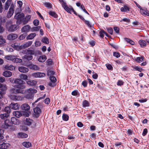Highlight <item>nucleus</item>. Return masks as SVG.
<instances>
[{
  "label": "nucleus",
  "instance_id": "f257e3e1",
  "mask_svg": "<svg viewBox=\"0 0 149 149\" xmlns=\"http://www.w3.org/2000/svg\"><path fill=\"white\" fill-rule=\"evenodd\" d=\"M59 1L61 3L62 7L68 13H71V12L72 11L74 14L77 15H78L77 13L74 10L72 6L69 5H67L66 2L63 0H59Z\"/></svg>",
  "mask_w": 149,
  "mask_h": 149
},
{
  "label": "nucleus",
  "instance_id": "f03ea898",
  "mask_svg": "<svg viewBox=\"0 0 149 149\" xmlns=\"http://www.w3.org/2000/svg\"><path fill=\"white\" fill-rule=\"evenodd\" d=\"M17 55L6 56H5V58L6 59L11 61L14 63H21L22 61V60L21 58H17Z\"/></svg>",
  "mask_w": 149,
  "mask_h": 149
},
{
  "label": "nucleus",
  "instance_id": "7ed1b4c3",
  "mask_svg": "<svg viewBox=\"0 0 149 149\" xmlns=\"http://www.w3.org/2000/svg\"><path fill=\"white\" fill-rule=\"evenodd\" d=\"M9 97L11 100L14 101H20L22 100L23 98L22 95H14L12 94L10 95Z\"/></svg>",
  "mask_w": 149,
  "mask_h": 149
},
{
  "label": "nucleus",
  "instance_id": "20e7f679",
  "mask_svg": "<svg viewBox=\"0 0 149 149\" xmlns=\"http://www.w3.org/2000/svg\"><path fill=\"white\" fill-rule=\"evenodd\" d=\"M6 89L7 88L6 85L2 86L0 83V99L2 97V94L4 93Z\"/></svg>",
  "mask_w": 149,
  "mask_h": 149
},
{
  "label": "nucleus",
  "instance_id": "39448f33",
  "mask_svg": "<svg viewBox=\"0 0 149 149\" xmlns=\"http://www.w3.org/2000/svg\"><path fill=\"white\" fill-rule=\"evenodd\" d=\"M32 76L35 78L42 77L45 76V74L40 72H35L32 74Z\"/></svg>",
  "mask_w": 149,
  "mask_h": 149
},
{
  "label": "nucleus",
  "instance_id": "423d86ee",
  "mask_svg": "<svg viewBox=\"0 0 149 149\" xmlns=\"http://www.w3.org/2000/svg\"><path fill=\"white\" fill-rule=\"evenodd\" d=\"M31 26L28 25L24 26L21 29V31L22 32L27 33L29 32L31 30Z\"/></svg>",
  "mask_w": 149,
  "mask_h": 149
},
{
  "label": "nucleus",
  "instance_id": "0eeeda50",
  "mask_svg": "<svg viewBox=\"0 0 149 149\" xmlns=\"http://www.w3.org/2000/svg\"><path fill=\"white\" fill-rule=\"evenodd\" d=\"M4 124L3 127L5 129L8 128L9 127H10L12 126V123L10 120L8 119H6L4 121Z\"/></svg>",
  "mask_w": 149,
  "mask_h": 149
},
{
  "label": "nucleus",
  "instance_id": "6e6552de",
  "mask_svg": "<svg viewBox=\"0 0 149 149\" xmlns=\"http://www.w3.org/2000/svg\"><path fill=\"white\" fill-rule=\"evenodd\" d=\"M32 43V41H29L23 44L20 45L21 49L29 47L31 45Z\"/></svg>",
  "mask_w": 149,
  "mask_h": 149
},
{
  "label": "nucleus",
  "instance_id": "1a4fd4ad",
  "mask_svg": "<svg viewBox=\"0 0 149 149\" xmlns=\"http://www.w3.org/2000/svg\"><path fill=\"white\" fill-rule=\"evenodd\" d=\"M40 53L41 52L40 51L35 52L33 50L27 49V54H30L31 55H34L35 56H36L37 54H40Z\"/></svg>",
  "mask_w": 149,
  "mask_h": 149
},
{
  "label": "nucleus",
  "instance_id": "9d476101",
  "mask_svg": "<svg viewBox=\"0 0 149 149\" xmlns=\"http://www.w3.org/2000/svg\"><path fill=\"white\" fill-rule=\"evenodd\" d=\"M33 111L35 113V115L36 117H38L41 112V110L38 107H36L34 108Z\"/></svg>",
  "mask_w": 149,
  "mask_h": 149
},
{
  "label": "nucleus",
  "instance_id": "9b49d317",
  "mask_svg": "<svg viewBox=\"0 0 149 149\" xmlns=\"http://www.w3.org/2000/svg\"><path fill=\"white\" fill-rule=\"evenodd\" d=\"M14 87L17 89H19L20 91H22L23 92V93H21L23 94L24 93V91L22 89L25 88L26 86L23 84H19L15 85Z\"/></svg>",
  "mask_w": 149,
  "mask_h": 149
},
{
  "label": "nucleus",
  "instance_id": "f8f14e48",
  "mask_svg": "<svg viewBox=\"0 0 149 149\" xmlns=\"http://www.w3.org/2000/svg\"><path fill=\"white\" fill-rule=\"evenodd\" d=\"M19 107V105L17 103H12L10 105V108L14 110L18 109Z\"/></svg>",
  "mask_w": 149,
  "mask_h": 149
},
{
  "label": "nucleus",
  "instance_id": "ddd939ff",
  "mask_svg": "<svg viewBox=\"0 0 149 149\" xmlns=\"http://www.w3.org/2000/svg\"><path fill=\"white\" fill-rule=\"evenodd\" d=\"M18 27V25H11L8 29V30L9 31L13 32L16 30Z\"/></svg>",
  "mask_w": 149,
  "mask_h": 149
},
{
  "label": "nucleus",
  "instance_id": "4468645a",
  "mask_svg": "<svg viewBox=\"0 0 149 149\" xmlns=\"http://www.w3.org/2000/svg\"><path fill=\"white\" fill-rule=\"evenodd\" d=\"M10 93L12 94H17V93H22L23 92L19 89H15V88H13L11 89L10 91Z\"/></svg>",
  "mask_w": 149,
  "mask_h": 149
},
{
  "label": "nucleus",
  "instance_id": "2eb2a0df",
  "mask_svg": "<svg viewBox=\"0 0 149 149\" xmlns=\"http://www.w3.org/2000/svg\"><path fill=\"white\" fill-rule=\"evenodd\" d=\"M140 12L143 15H146L149 16V12L146 8L140 9Z\"/></svg>",
  "mask_w": 149,
  "mask_h": 149
},
{
  "label": "nucleus",
  "instance_id": "dca6fc26",
  "mask_svg": "<svg viewBox=\"0 0 149 149\" xmlns=\"http://www.w3.org/2000/svg\"><path fill=\"white\" fill-rule=\"evenodd\" d=\"M17 37V35L14 33H11L8 36V38L10 40H14Z\"/></svg>",
  "mask_w": 149,
  "mask_h": 149
},
{
  "label": "nucleus",
  "instance_id": "f3484780",
  "mask_svg": "<svg viewBox=\"0 0 149 149\" xmlns=\"http://www.w3.org/2000/svg\"><path fill=\"white\" fill-rule=\"evenodd\" d=\"M28 67L31 69L35 70H39L40 68L37 65L33 64H30L28 65Z\"/></svg>",
  "mask_w": 149,
  "mask_h": 149
},
{
  "label": "nucleus",
  "instance_id": "a211bd4d",
  "mask_svg": "<svg viewBox=\"0 0 149 149\" xmlns=\"http://www.w3.org/2000/svg\"><path fill=\"white\" fill-rule=\"evenodd\" d=\"M10 121L12 123V125L13 124L18 125L19 123V120L14 117H12L11 118Z\"/></svg>",
  "mask_w": 149,
  "mask_h": 149
},
{
  "label": "nucleus",
  "instance_id": "6ab92c4d",
  "mask_svg": "<svg viewBox=\"0 0 149 149\" xmlns=\"http://www.w3.org/2000/svg\"><path fill=\"white\" fill-rule=\"evenodd\" d=\"M24 17V15L23 13H17L15 15L14 18L17 19H21L23 18Z\"/></svg>",
  "mask_w": 149,
  "mask_h": 149
},
{
  "label": "nucleus",
  "instance_id": "aec40b11",
  "mask_svg": "<svg viewBox=\"0 0 149 149\" xmlns=\"http://www.w3.org/2000/svg\"><path fill=\"white\" fill-rule=\"evenodd\" d=\"M19 71L22 72L26 73L29 71V69L24 67L21 66L18 68Z\"/></svg>",
  "mask_w": 149,
  "mask_h": 149
},
{
  "label": "nucleus",
  "instance_id": "412c9836",
  "mask_svg": "<svg viewBox=\"0 0 149 149\" xmlns=\"http://www.w3.org/2000/svg\"><path fill=\"white\" fill-rule=\"evenodd\" d=\"M14 12V10L13 8L10 7L7 13V16L8 18H10L13 15Z\"/></svg>",
  "mask_w": 149,
  "mask_h": 149
},
{
  "label": "nucleus",
  "instance_id": "4be33fe9",
  "mask_svg": "<svg viewBox=\"0 0 149 149\" xmlns=\"http://www.w3.org/2000/svg\"><path fill=\"white\" fill-rule=\"evenodd\" d=\"M10 146V144L8 143H3L0 145V148L6 149L8 148Z\"/></svg>",
  "mask_w": 149,
  "mask_h": 149
},
{
  "label": "nucleus",
  "instance_id": "5701e85b",
  "mask_svg": "<svg viewBox=\"0 0 149 149\" xmlns=\"http://www.w3.org/2000/svg\"><path fill=\"white\" fill-rule=\"evenodd\" d=\"M22 109L25 111H28L30 109V106L27 104H23L21 106Z\"/></svg>",
  "mask_w": 149,
  "mask_h": 149
},
{
  "label": "nucleus",
  "instance_id": "b1692460",
  "mask_svg": "<svg viewBox=\"0 0 149 149\" xmlns=\"http://www.w3.org/2000/svg\"><path fill=\"white\" fill-rule=\"evenodd\" d=\"M14 82L15 84H25V82L21 80L20 79H16L14 80Z\"/></svg>",
  "mask_w": 149,
  "mask_h": 149
},
{
  "label": "nucleus",
  "instance_id": "393cba45",
  "mask_svg": "<svg viewBox=\"0 0 149 149\" xmlns=\"http://www.w3.org/2000/svg\"><path fill=\"white\" fill-rule=\"evenodd\" d=\"M11 46L12 47L14 48L15 49L17 50H19L21 49L20 46L18 45V44L17 43H15L12 44L11 45Z\"/></svg>",
  "mask_w": 149,
  "mask_h": 149
},
{
  "label": "nucleus",
  "instance_id": "a878e982",
  "mask_svg": "<svg viewBox=\"0 0 149 149\" xmlns=\"http://www.w3.org/2000/svg\"><path fill=\"white\" fill-rule=\"evenodd\" d=\"M27 84L29 86H34L37 84V81L36 80H31L26 81Z\"/></svg>",
  "mask_w": 149,
  "mask_h": 149
},
{
  "label": "nucleus",
  "instance_id": "bb28decb",
  "mask_svg": "<svg viewBox=\"0 0 149 149\" xmlns=\"http://www.w3.org/2000/svg\"><path fill=\"white\" fill-rule=\"evenodd\" d=\"M26 92H27L29 93H30L31 94H33V93H36L37 91L36 89L33 88H30L28 89H26L25 91Z\"/></svg>",
  "mask_w": 149,
  "mask_h": 149
},
{
  "label": "nucleus",
  "instance_id": "cd10ccee",
  "mask_svg": "<svg viewBox=\"0 0 149 149\" xmlns=\"http://www.w3.org/2000/svg\"><path fill=\"white\" fill-rule=\"evenodd\" d=\"M47 57L45 55L41 56L38 58V61L40 62H44L46 60Z\"/></svg>",
  "mask_w": 149,
  "mask_h": 149
},
{
  "label": "nucleus",
  "instance_id": "c85d7f7f",
  "mask_svg": "<svg viewBox=\"0 0 149 149\" xmlns=\"http://www.w3.org/2000/svg\"><path fill=\"white\" fill-rule=\"evenodd\" d=\"M3 74L6 77H9L11 76L12 74L10 71H6L3 72Z\"/></svg>",
  "mask_w": 149,
  "mask_h": 149
},
{
  "label": "nucleus",
  "instance_id": "c756f323",
  "mask_svg": "<svg viewBox=\"0 0 149 149\" xmlns=\"http://www.w3.org/2000/svg\"><path fill=\"white\" fill-rule=\"evenodd\" d=\"M12 1L11 0H7L5 4L4 8L5 10H7L8 8Z\"/></svg>",
  "mask_w": 149,
  "mask_h": 149
},
{
  "label": "nucleus",
  "instance_id": "7c9ffc66",
  "mask_svg": "<svg viewBox=\"0 0 149 149\" xmlns=\"http://www.w3.org/2000/svg\"><path fill=\"white\" fill-rule=\"evenodd\" d=\"M13 115L17 118H19L22 115L21 112L20 111H16L13 112Z\"/></svg>",
  "mask_w": 149,
  "mask_h": 149
},
{
  "label": "nucleus",
  "instance_id": "2f4dec72",
  "mask_svg": "<svg viewBox=\"0 0 149 149\" xmlns=\"http://www.w3.org/2000/svg\"><path fill=\"white\" fill-rule=\"evenodd\" d=\"M36 34L35 33H31L28 35L26 37V39L31 40L33 39L36 36Z\"/></svg>",
  "mask_w": 149,
  "mask_h": 149
},
{
  "label": "nucleus",
  "instance_id": "473e14b6",
  "mask_svg": "<svg viewBox=\"0 0 149 149\" xmlns=\"http://www.w3.org/2000/svg\"><path fill=\"white\" fill-rule=\"evenodd\" d=\"M33 94L26 92L24 97L27 99H32L33 97Z\"/></svg>",
  "mask_w": 149,
  "mask_h": 149
},
{
  "label": "nucleus",
  "instance_id": "72a5a7b5",
  "mask_svg": "<svg viewBox=\"0 0 149 149\" xmlns=\"http://www.w3.org/2000/svg\"><path fill=\"white\" fill-rule=\"evenodd\" d=\"M5 67L6 69L10 70H13L15 69V67L12 65H6Z\"/></svg>",
  "mask_w": 149,
  "mask_h": 149
},
{
  "label": "nucleus",
  "instance_id": "f704fd0d",
  "mask_svg": "<svg viewBox=\"0 0 149 149\" xmlns=\"http://www.w3.org/2000/svg\"><path fill=\"white\" fill-rule=\"evenodd\" d=\"M31 16L30 15H28L26 16V17L23 19V21L24 24H26L28 23V21L31 19Z\"/></svg>",
  "mask_w": 149,
  "mask_h": 149
},
{
  "label": "nucleus",
  "instance_id": "c9c22d12",
  "mask_svg": "<svg viewBox=\"0 0 149 149\" xmlns=\"http://www.w3.org/2000/svg\"><path fill=\"white\" fill-rule=\"evenodd\" d=\"M139 43L141 47H144L146 45V42L145 40H139Z\"/></svg>",
  "mask_w": 149,
  "mask_h": 149
},
{
  "label": "nucleus",
  "instance_id": "e433bc0d",
  "mask_svg": "<svg viewBox=\"0 0 149 149\" xmlns=\"http://www.w3.org/2000/svg\"><path fill=\"white\" fill-rule=\"evenodd\" d=\"M120 10L122 12H124L127 11H129L130 8L127 5H125L123 7L121 8Z\"/></svg>",
  "mask_w": 149,
  "mask_h": 149
},
{
  "label": "nucleus",
  "instance_id": "4c0bfd02",
  "mask_svg": "<svg viewBox=\"0 0 149 149\" xmlns=\"http://www.w3.org/2000/svg\"><path fill=\"white\" fill-rule=\"evenodd\" d=\"M82 105L84 107H88L89 106V103L88 101L85 100L83 101Z\"/></svg>",
  "mask_w": 149,
  "mask_h": 149
},
{
  "label": "nucleus",
  "instance_id": "58836bf2",
  "mask_svg": "<svg viewBox=\"0 0 149 149\" xmlns=\"http://www.w3.org/2000/svg\"><path fill=\"white\" fill-rule=\"evenodd\" d=\"M19 136L22 138H26L28 136V135L26 133L23 132H20L18 134Z\"/></svg>",
  "mask_w": 149,
  "mask_h": 149
},
{
  "label": "nucleus",
  "instance_id": "ea45409f",
  "mask_svg": "<svg viewBox=\"0 0 149 149\" xmlns=\"http://www.w3.org/2000/svg\"><path fill=\"white\" fill-rule=\"evenodd\" d=\"M40 28L41 26H40L36 27H34L31 29V31L32 32L38 31L40 29Z\"/></svg>",
  "mask_w": 149,
  "mask_h": 149
},
{
  "label": "nucleus",
  "instance_id": "a19ab883",
  "mask_svg": "<svg viewBox=\"0 0 149 149\" xmlns=\"http://www.w3.org/2000/svg\"><path fill=\"white\" fill-rule=\"evenodd\" d=\"M41 41L42 42L46 44H48L49 43V39L46 37H44L42 38L41 40Z\"/></svg>",
  "mask_w": 149,
  "mask_h": 149
},
{
  "label": "nucleus",
  "instance_id": "79ce46f5",
  "mask_svg": "<svg viewBox=\"0 0 149 149\" xmlns=\"http://www.w3.org/2000/svg\"><path fill=\"white\" fill-rule=\"evenodd\" d=\"M32 121V120L29 118H26L25 120V123L27 125H30L31 124Z\"/></svg>",
  "mask_w": 149,
  "mask_h": 149
},
{
  "label": "nucleus",
  "instance_id": "37998d69",
  "mask_svg": "<svg viewBox=\"0 0 149 149\" xmlns=\"http://www.w3.org/2000/svg\"><path fill=\"white\" fill-rule=\"evenodd\" d=\"M22 145L25 147L28 148L31 146V144L28 142H24L22 143Z\"/></svg>",
  "mask_w": 149,
  "mask_h": 149
},
{
  "label": "nucleus",
  "instance_id": "c03bdc74",
  "mask_svg": "<svg viewBox=\"0 0 149 149\" xmlns=\"http://www.w3.org/2000/svg\"><path fill=\"white\" fill-rule=\"evenodd\" d=\"M99 34L100 36L101 37H103L104 36V34H105L107 36H109L108 34L103 30H101L99 32Z\"/></svg>",
  "mask_w": 149,
  "mask_h": 149
},
{
  "label": "nucleus",
  "instance_id": "a18cd8bd",
  "mask_svg": "<svg viewBox=\"0 0 149 149\" xmlns=\"http://www.w3.org/2000/svg\"><path fill=\"white\" fill-rule=\"evenodd\" d=\"M23 58H24L25 59H26L27 60L30 61L33 58V57L31 55H24L23 57Z\"/></svg>",
  "mask_w": 149,
  "mask_h": 149
},
{
  "label": "nucleus",
  "instance_id": "49530a36",
  "mask_svg": "<svg viewBox=\"0 0 149 149\" xmlns=\"http://www.w3.org/2000/svg\"><path fill=\"white\" fill-rule=\"evenodd\" d=\"M9 114L8 113L1 114L0 115V117L2 119H5L8 117Z\"/></svg>",
  "mask_w": 149,
  "mask_h": 149
},
{
  "label": "nucleus",
  "instance_id": "de8ad7c7",
  "mask_svg": "<svg viewBox=\"0 0 149 149\" xmlns=\"http://www.w3.org/2000/svg\"><path fill=\"white\" fill-rule=\"evenodd\" d=\"M144 58L143 56H142L141 57H136L135 61H136L138 63H140L143 61Z\"/></svg>",
  "mask_w": 149,
  "mask_h": 149
},
{
  "label": "nucleus",
  "instance_id": "09e8293b",
  "mask_svg": "<svg viewBox=\"0 0 149 149\" xmlns=\"http://www.w3.org/2000/svg\"><path fill=\"white\" fill-rule=\"evenodd\" d=\"M124 39L127 42L129 43L132 45H134V42L129 38H124Z\"/></svg>",
  "mask_w": 149,
  "mask_h": 149
},
{
  "label": "nucleus",
  "instance_id": "8fccbe9b",
  "mask_svg": "<svg viewBox=\"0 0 149 149\" xmlns=\"http://www.w3.org/2000/svg\"><path fill=\"white\" fill-rule=\"evenodd\" d=\"M48 13L49 15L54 18H57V14L54 12L50 11L48 12Z\"/></svg>",
  "mask_w": 149,
  "mask_h": 149
},
{
  "label": "nucleus",
  "instance_id": "3c124183",
  "mask_svg": "<svg viewBox=\"0 0 149 149\" xmlns=\"http://www.w3.org/2000/svg\"><path fill=\"white\" fill-rule=\"evenodd\" d=\"M6 42V39L3 36L0 35V45L3 44Z\"/></svg>",
  "mask_w": 149,
  "mask_h": 149
},
{
  "label": "nucleus",
  "instance_id": "603ef678",
  "mask_svg": "<svg viewBox=\"0 0 149 149\" xmlns=\"http://www.w3.org/2000/svg\"><path fill=\"white\" fill-rule=\"evenodd\" d=\"M19 77L21 79L26 80L28 78V76L27 75L24 74H21L19 75Z\"/></svg>",
  "mask_w": 149,
  "mask_h": 149
},
{
  "label": "nucleus",
  "instance_id": "864d4df0",
  "mask_svg": "<svg viewBox=\"0 0 149 149\" xmlns=\"http://www.w3.org/2000/svg\"><path fill=\"white\" fill-rule=\"evenodd\" d=\"M62 118L63 120L67 121L68 120L69 117L67 114H64L63 115Z\"/></svg>",
  "mask_w": 149,
  "mask_h": 149
},
{
  "label": "nucleus",
  "instance_id": "5fc2aeb1",
  "mask_svg": "<svg viewBox=\"0 0 149 149\" xmlns=\"http://www.w3.org/2000/svg\"><path fill=\"white\" fill-rule=\"evenodd\" d=\"M131 67L134 69L135 70L141 72L142 70V69L140 67L136 66H134L133 65L131 66Z\"/></svg>",
  "mask_w": 149,
  "mask_h": 149
},
{
  "label": "nucleus",
  "instance_id": "6e6d98bb",
  "mask_svg": "<svg viewBox=\"0 0 149 149\" xmlns=\"http://www.w3.org/2000/svg\"><path fill=\"white\" fill-rule=\"evenodd\" d=\"M45 6L48 8H51L52 7V5L51 3L49 2H46L44 3Z\"/></svg>",
  "mask_w": 149,
  "mask_h": 149
},
{
  "label": "nucleus",
  "instance_id": "4d7b16f0",
  "mask_svg": "<svg viewBox=\"0 0 149 149\" xmlns=\"http://www.w3.org/2000/svg\"><path fill=\"white\" fill-rule=\"evenodd\" d=\"M10 107H6L4 109V111L7 113L8 114L10 112Z\"/></svg>",
  "mask_w": 149,
  "mask_h": 149
},
{
  "label": "nucleus",
  "instance_id": "13d9d810",
  "mask_svg": "<svg viewBox=\"0 0 149 149\" xmlns=\"http://www.w3.org/2000/svg\"><path fill=\"white\" fill-rule=\"evenodd\" d=\"M27 34L26 33H24L22 35H20L19 37V39L21 40L24 39L26 36H27Z\"/></svg>",
  "mask_w": 149,
  "mask_h": 149
},
{
  "label": "nucleus",
  "instance_id": "bf43d9fd",
  "mask_svg": "<svg viewBox=\"0 0 149 149\" xmlns=\"http://www.w3.org/2000/svg\"><path fill=\"white\" fill-rule=\"evenodd\" d=\"M45 96H46V95L44 94L42 97H40L39 98H38L34 102L32 103V104L33 105V106L35 103L37 102L38 101L40 100H41V99L44 98L45 97Z\"/></svg>",
  "mask_w": 149,
  "mask_h": 149
},
{
  "label": "nucleus",
  "instance_id": "052dcab7",
  "mask_svg": "<svg viewBox=\"0 0 149 149\" xmlns=\"http://www.w3.org/2000/svg\"><path fill=\"white\" fill-rule=\"evenodd\" d=\"M54 72L51 70H48L47 72V74L48 76H52V75L54 74Z\"/></svg>",
  "mask_w": 149,
  "mask_h": 149
},
{
  "label": "nucleus",
  "instance_id": "680f3d73",
  "mask_svg": "<svg viewBox=\"0 0 149 149\" xmlns=\"http://www.w3.org/2000/svg\"><path fill=\"white\" fill-rule=\"evenodd\" d=\"M6 0H0V13H1L2 11V5L1 2V1L4 3L5 2Z\"/></svg>",
  "mask_w": 149,
  "mask_h": 149
},
{
  "label": "nucleus",
  "instance_id": "e2e57ef3",
  "mask_svg": "<svg viewBox=\"0 0 149 149\" xmlns=\"http://www.w3.org/2000/svg\"><path fill=\"white\" fill-rule=\"evenodd\" d=\"M71 94L72 95L74 96H76L77 95H79V93L77 90H74L72 91Z\"/></svg>",
  "mask_w": 149,
  "mask_h": 149
},
{
  "label": "nucleus",
  "instance_id": "0e129e2a",
  "mask_svg": "<svg viewBox=\"0 0 149 149\" xmlns=\"http://www.w3.org/2000/svg\"><path fill=\"white\" fill-rule=\"evenodd\" d=\"M49 79L51 81L55 83L56 80V78L54 77L53 76H50L49 77Z\"/></svg>",
  "mask_w": 149,
  "mask_h": 149
},
{
  "label": "nucleus",
  "instance_id": "69168bd1",
  "mask_svg": "<svg viewBox=\"0 0 149 149\" xmlns=\"http://www.w3.org/2000/svg\"><path fill=\"white\" fill-rule=\"evenodd\" d=\"M80 8H81L85 13L89 15L88 13L87 12V11L86 10L85 8V7L83 5H81L80 7Z\"/></svg>",
  "mask_w": 149,
  "mask_h": 149
},
{
  "label": "nucleus",
  "instance_id": "338daca9",
  "mask_svg": "<svg viewBox=\"0 0 149 149\" xmlns=\"http://www.w3.org/2000/svg\"><path fill=\"white\" fill-rule=\"evenodd\" d=\"M90 138L91 139H95L96 137V134L94 133H92L90 135Z\"/></svg>",
  "mask_w": 149,
  "mask_h": 149
},
{
  "label": "nucleus",
  "instance_id": "774afa93",
  "mask_svg": "<svg viewBox=\"0 0 149 149\" xmlns=\"http://www.w3.org/2000/svg\"><path fill=\"white\" fill-rule=\"evenodd\" d=\"M39 21L37 19L34 20L33 21V24L35 26H37L39 24Z\"/></svg>",
  "mask_w": 149,
  "mask_h": 149
}]
</instances>
